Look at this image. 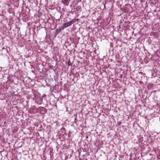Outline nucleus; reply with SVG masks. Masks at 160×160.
<instances>
[{
	"label": "nucleus",
	"mask_w": 160,
	"mask_h": 160,
	"mask_svg": "<svg viewBox=\"0 0 160 160\" xmlns=\"http://www.w3.org/2000/svg\"><path fill=\"white\" fill-rule=\"evenodd\" d=\"M68 65H71V64L70 63V61H69L68 62Z\"/></svg>",
	"instance_id": "3"
},
{
	"label": "nucleus",
	"mask_w": 160,
	"mask_h": 160,
	"mask_svg": "<svg viewBox=\"0 0 160 160\" xmlns=\"http://www.w3.org/2000/svg\"><path fill=\"white\" fill-rule=\"evenodd\" d=\"M62 2H63L64 4L66 5H68V0H64L63 1H62Z\"/></svg>",
	"instance_id": "2"
},
{
	"label": "nucleus",
	"mask_w": 160,
	"mask_h": 160,
	"mask_svg": "<svg viewBox=\"0 0 160 160\" xmlns=\"http://www.w3.org/2000/svg\"><path fill=\"white\" fill-rule=\"evenodd\" d=\"M121 123V122H119V124H120Z\"/></svg>",
	"instance_id": "4"
},
{
	"label": "nucleus",
	"mask_w": 160,
	"mask_h": 160,
	"mask_svg": "<svg viewBox=\"0 0 160 160\" xmlns=\"http://www.w3.org/2000/svg\"><path fill=\"white\" fill-rule=\"evenodd\" d=\"M75 21L74 20H72L70 21H69L67 23H64L62 29V30L65 28L70 26L71 25L74 23Z\"/></svg>",
	"instance_id": "1"
}]
</instances>
